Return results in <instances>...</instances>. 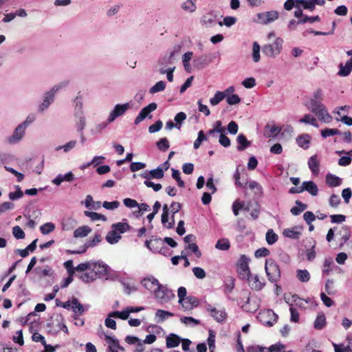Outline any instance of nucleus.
I'll return each instance as SVG.
<instances>
[{
    "mask_svg": "<svg viewBox=\"0 0 352 352\" xmlns=\"http://www.w3.org/2000/svg\"><path fill=\"white\" fill-rule=\"evenodd\" d=\"M107 274L108 266L106 264L100 261L92 262L91 271L83 273L80 278L85 283H90Z\"/></svg>",
    "mask_w": 352,
    "mask_h": 352,
    "instance_id": "nucleus-1",
    "label": "nucleus"
},
{
    "mask_svg": "<svg viewBox=\"0 0 352 352\" xmlns=\"http://www.w3.org/2000/svg\"><path fill=\"white\" fill-rule=\"evenodd\" d=\"M283 44V40L281 38H276L274 42L263 46V53L267 57L274 58L280 54Z\"/></svg>",
    "mask_w": 352,
    "mask_h": 352,
    "instance_id": "nucleus-2",
    "label": "nucleus"
},
{
    "mask_svg": "<svg viewBox=\"0 0 352 352\" xmlns=\"http://www.w3.org/2000/svg\"><path fill=\"white\" fill-rule=\"evenodd\" d=\"M155 299L160 303L167 302L175 297L173 291L168 289L166 285H161L157 279H155Z\"/></svg>",
    "mask_w": 352,
    "mask_h": 352,
    "instance_id": "nucleus-3",
    "label": "nucleus"
},
{
    "mask_svg": "<svg viewBox=\"0 0 352 352\" xmlns=\"http://www.w3.org/2000/svg\"><path fill=\"white\" fill-rule=\"evenodd\" d=\"M265 270L270 281L277 282L280 277V271L277 263L272 258L265 261Z\"/></svg>",
    "mask_w": 352,
    "mask_h": 352,
    "instance_id": "nucleus-4",
    "label": "nucleus"
},
{
    "mask_svg": "<svg viewBox=\"0 0 352 352\" xmlns=\"http://www.w3.org/2000/svg\"><path fill=\"white\" fill-rule=\"evenodd\" d=\"M256 16L258 23L267 25L278 19L279 17V13L278 11L272 10L258 13Z\"/></svg>",
    "mask_w": 352,
    "mask_h": 352,
    "instance_id": "nucleus-5",
    "label": "nucleus"
},
{
    "mask_svg": "<svg viewBox=\"0 0 352 352\" xmlns=\"http://www.w3.org/2000/svg\"><path fill=\"white\" fill-rule=\"evenodd\" d=\"M214 58V56L211 54L196 56L193 59V65L198 69H204L212 62Z\"/></svg>",
    "mask_w": 352,
    "mask_h": 352,
    "instance_id": "nucleus-6",
    "label": "nucleus"
},
{
    "mask_svg": "<svg viewBox=\"0 0 352 352\" xmlns=\"http://www.w3.org/2000/svg\"><path fill=\"white\" fill-rule=\"evenodd\" d=\"M248 262L249 258L245 255H241L240 256L238 264V272L239 276L243 279L249 277L251 274L248 266Z\"/></svg>",
    "mask_w": 352,
    "mask_h": 352,
    "instance_id": "nucleus-7",
    "label": "nucleus"
},
{
    "mask_svg": "<svg viewBox=\"0 0 352 352\" xmlns=\"http://www.w3.org/2000/svg\"><path fill=\"white\" fill-rule=\"evenodd\" d=\"M101 241H102L101 235L100 234L96 233L94 234V236L93 239H89L87 240L86 243L82 247L81 250H74V251L67 250V252L70 253V254L84 253L86 252L87 249H88L89 248H93V247L96 246L98 243L101 242Z\"/></svg>",
    "mask_w": 352,
    "mask_h": 352,
    "instance_id": "nucleus-8",
    "label": "nucleus"
},
{
    "mask_svg": "<svg viewBox=\"0 0 352 352\" xmlns=\"http://www.w3.org/2000/svg\"><path fill=\"white\" fill-rule=\"evenodd\" d=\"M261 321L265 325L272 326L277 320L278 316L272 310H267L260 314Z\"/></svg>",
    "mask_w": 352,
    "mask_h": 352,
    "instance_id": "nucleus-9",
    "label": "nucleus"
},
{
    "mask_svg": "<svg viewBox=\"0 0 352 352\" xmlns=\"http://www.w3.org/2000/svg\"><path fill=\"white\" fill-rule=\"evenodd\" d=\"M346 54L349 56H351V58L348 60L344 65L342 63L339 65L340 69L338 74L342 77L349 76L352 71V49L346 51Z\"/></svg>",
    "mask_w": 352,
    "mask_h": 352,
    "instance_id": "nucleus-10",
    "label": "nucleus"
},
{
    "mask_svg": "<svg viewBox=\"0 0 352 352\" xmlns=\"http://www.w3.org/2000/svg\"><path fill=\"white\" fill-rule=\"evenodd\" d=\"M153 111H154V102L150 103L148 106L144 107L141 110L135 120V124L138 125L146 118L150 119L152 118V115L151 113Z\"/></svg>",
    "mask_w": 352,
    "mask_h": 352,
    "instance_id": "nucleus-11",
    "label": "nucleus"
},
{
    "mask_svg": "<svg viewBox=\"0 0 352 352\" xmlns=\"http://www.w3.org/2000/svg\"><path fill=\"white\" fill-rule=\"evenodd\" d=\"M25 122L20 124L14 131L12 136L8 138L10 144H15L22 139L25 134Z\"/></svg>",
    "mask_w": 352,
    "mask_h": 352,
    "instance_id": "nucleus-12",
    "label": "nucleus"
},
{
    "mask_svg": "<svg viewBox=\"0 0 352 352\" xmlns=\"http://www.w3.org/2000/svg\"><path fill=\"white\" fill-rule=\"evenodd\" d=\"M130 107L129 103H125L123 104H116L113 109V110L111 112L108 121L109 122H113L116 118L123 115L127 109Z\"/></svg>",
    "mask_w": 352,
    "mask_h": 352,
    "instance_id": "nucleus-13",
    "label": "nucleus"
},
{
    "mask_svg": "<svg viewBox=\"0 0 352 352\" xmlns=\"http://www.w3.org/2000/svg\"><path fill=\"white\" fill-rule=\"evenodd\" d=\"M318 119L324 123H330L333 120L332 116L329 113L325 105L320 106L316 111L312 112Z\"/></svg>",
    "mask_w": 352,
    "mask_h": 352,
    "instance_id": "nucleus-14",
    "label": "nucleus"
},
{
    "mask_svg": "<svg viewBox=\"0 0 352 352\" xmlns=\"http://www.w3.org/2000/svg\"><path fill=\"white\" fill-rule=\"evenodd\" d=\"M206 310L209 311L211 316L213 317L219 322H222L226 319L227 314L223 309L218 310L208 305L206 307Z\"/></svg>",
    "mask_w": 352,
    "mask_h": 352,
    "instance_id": "nucleus-15",
    "label": "nucleus"
},
{
    "mask_svg": "<svg viewBox=\"0 0 352 352\" xmlns=\"http://www.w3.org/2000/svg\"><path fill=\"white\" fill-rule=\"evenodd\" d=\"M59 87L55 86L49 92H47L45 96V99L43 103L39 106V110L41 111H44L47 109L51 102L54 100V94L58 90Z\"/></svg>",
    "mask_w": 352,
    "mask_h": 352,
    "instance_id": "nucleus-16",
    "label": "nucleus"
},
{
    "mask_svg": "<svg viewBox=\"0 0 352 352\" xmlns=\"http://www.w3.org/2000/svg\"><path fill=\"white\" fill-rule=\"evenodd\" d=\"M179 304L182 305L184 311L191 310L198 305V300L194 296H188Z\"/></svg>",
    "mask_w": 352,
    "mask_h": 352,
    "instance_id": "nucleus-17",
    "label": "nucleus"
},
{
    "mask_svg": "<svg viewBox=\"0 0 352 352\" xmlns=\"http://www.w3.org/2000/svg\"><path fill=\"white\" fill-rule=\"evenodd\" d=\"M308 166L309 169L311 170V173L314 175H317L319 173L320 169H319V160H318L317 155H314L311 157H309L308 160Z\"/></svg>",
    "mask_w": 352,
    "mask_h": 352,
    "instance_id": "nucleus-18",
    "label": "nucleus"
},
{
    "mask_svg": "<svg viewBox=\"0 0 352 352\" xmlns=\"http://www.w3.org/2000/svg\"><path fill=\"white\" fill-rule=\"evenodd\" d=\"M302 186V192L307 191L312 196H316L318 195V188L317 185L314 182H303Z\"/></svg>",
    "mask_w": 352,
    "mask_h": 352,
    "instance_id": "nucleus-19",
    "label": "nucleus"
},
{
    "mask_svg": "<svg viewBox=\"0 0 352 352\" xmlns=\"http://www.w3.org/2000/svg\"><path fill=\"white\" fill-rule=\"evenodd\" d=\"M74 179V175L72 172H69L65 175H58L53 180L52 183L56 186H60L63 182H71Z\"/></svg>",
    "mask_w": 352,
    "mask_h": 352,
    "instance_id": "nucleus-20",
    "label": "nucleus"
},
{
    "mask_svg": "<svg viewBox=\"0 0 352 352\" xmlns=\"http://www.w3.org/2000/svg\"><path fill=\"white\" fill-rule=\"evenodd\" d=\"M162 223L164 227L167 228H173L175 220L173 217L171 218L170 221H168V208L167 205L163 206V213L162 214Z\"/></svg>",
    "mask_w": 352,
    "mask_h": 352,
    "instance_id": "nucleus-21",
    "label": "nucleus"
},
{
    "mask_svg": "<svg viewBox=\"0 0 352 352\" xmlns=\"http://www.w3.org/2000/svg\"><path fill=\"white\" fill-rule=\"evenodd\" d=\"M104 340L109 345L108 350L120 349L121 351H124V348L120 345L118 339L110 336L105 335Z\"/></svg>",
    "mask_w": 352,
    "mask_h": 352,
    "instance_id": "nucleus-22",
    "label": "nucleus"
},
{
    "mask_svg": "<svg viewBox=\"0 0 352 352\" xmlns=\"http://www.w3.org/2000/svg\"><path fill=\"white\" fill-rule=\"evenodd\" d=\"M247 279L249 282V285L252 287V288L256 290H261L265 285L263 283H262L257 275L252 276L250 275L249 277H247Z\"/></svg>",
    "mask_w": 352,
    "mask_h": 352,
    "instance_id": "nucleus-23",
    "label": "nucleus"
},
{
    "mask_svg": "<svg viewBox=\"0 0 352 352\" xmlns=\"http://www.w3.org/2000/svg\"><path fill=\"white\" fill-rule=\"evenodd\" d=\"M242 309L247 312L254 313L258 309V304L256 300L248 298L245 304L242 305Z\"/></svg>",
    "mask_w": 352,
    "mask_h": 352,
    "instance_id": "nucleus-24",
    "label": "nucleus"
},
{
    "mask_svg": "<svg viewBox=\"0 0 352 352\" xmlns=\"http://www.w3.org/2000/svg\"><path fill=\"white\" fill-rule=\"evenodd\" d=\"M182 338L176 334H170L166 340V346L168 348H174L180 344Z\"/></svg>",
    "mask_w": 352,
    "mask_h": 352,
    "instance_id": "nucleus-25",
    "label": "nucleus"
},
{
    "mask_svg": "<svg viewBox=\"0 0 352 352\" xmlns=\"http://www.w3.org/2000/svg\"><path fill=\"white\" fill-rule=\"evenodd\" d=\"M310 141L311 136L307 133L300 135L296 138L297 144L304 149H307L309 148Z\"/></svg>",
    "mask_w": 352,
    "mask_h": 352,
    "instance_id": "nucleus-26",
    "label": "nucleus"
},
{
    "mask_svg": "<svg viewBox=\"0 0 352 352\" xmlns=\"http://www.w3.org/2000/svg\"><path fill=\"white\" fill-rule=\"evenodd\" d=\"M326 183L330 187H336L342 184V179L335 175L328 173L326 176Z\"/></svg>",
    "mask_w": 352,
    "mask_h": 352,
    "instance_id": "nucleus-27",
    "label": "nucleus"
},
{
    "mask_svg": "<svg viewBox=\"0 0 352 352\" xmlns=\"http://www.w3.org/2000/svg\"><path fill=\"white\" fill-rule=\"evenodd\" d=\"M327 324L326 317L323 313H319L314 323V327L316 329H322Z\"/></svg>",
    "mask_w": 352,
    "mask_h": 352,
    "instance_id": "nucleus-28",
    "label": "nucleus"
},
{
    "mask_svg": "<svg viewBox=\"0 0 352 352\" xmlns=\"http://www.w3.org/2000/svg\"><path fill=\"white\" fill-rule=\"evenodd\" d=\"M91 232V229L88 226H83L78 228L74 232L75 238L87 236Z\"/></svg>",
    "mask_w": 352,
    "mask_h": 352,
    "instance_id": "nucleus-29",
    "label": "nucleus"
},
{
    "mask_svg": "<svg viewBox=\"0 0 352 352\" xmlns=\"http://www.w3.org/2000/svg\"><path fill=\"white\" fill-rule=\"evenodd\" d=\"M154 342V334H149L146 336L145 340L142 342L139 339V342H137L136 351L138 352H142L144 350V344H152Z\"/></svg>",
    "mask_w": 352,
    "mask_h": 352,
    "instance_id": "nucleus-30",
    "label": "nucleus"
},
{
    "mask_svg": "<svg viewBox=\"0 0 352 352\" xmlns=\"http://www.w3.org/2000/svg\"><path fill=\"white\" fill-rule=\"evenodd\" d=\"M283 235L287 238L298 239L301 236V232L297 230V228H287L283 231Z\"/></svg>",
    "mask_w": 352,
    "mask_h": 352,
    "instance_id": "nucleus-31",
    "label": "nucleus"
},
{
    "mask_svg": "<svg viewBox=\"0 0 352 352\" xmlns=\"http://www.w3.org/2000/svg\"><path fill=\"white\" fill-rule=\"evenodd\" d=\"M236 141L239 144V146H237V150L239 151L245 150L251 144L243 134H239L237 136Z\"/></svg>",
    "mask_w": 352,
    "mask_h": 352,
    "instance_id": "nucleus-32",
    "label": "nucleus"
},
{
    "mask_svg": "<svg viewBox=\"0 0 352 352\" xmlns=\"http://www.w3.org/2000/svg\"><path fill=\"white\" fill-rule=\"evenodd\" d=\"M120 239L121 236L113 229L109 231L106 236V240L110 244L118 243Z\"/></svg>",
    "mask_w": 352,
    "mask_h": 352,
    "instance_id": "nucleus-33",
    "label": "nucleus"
},
{
    "mask_svg": "<svg viewBox=\"0 0 352 352\" xmlns=\"http://www.w3.org/2000/svg\"><path fill=\"white\" fill-rule=\"evenodd\" d=\"M215 248L219 250H228L230 248V241L226 238L220 239L217 241Z\"/></svg>",
    "mask_w": 352,
    "mask_h": 352,
    "instance_id": "nucleus-34",
    "label": "nucleus"
},
{
    "mask_svg": "<svg viewBox=\"0 0 352 352\" xmlns=\"http://www.w3.org/2000/svg\"><path fill=\"white\" fill-rule=\"evenodd\" d=\"M295 204H296V206L292 207L290 210L291 213L294 216L300 214L307 208L306 204L298 200L296 201Z\"/></svg>",
    "mask_w": 352,
    "mask_h": 352,
    "instance_id": "nucleus-35",
    "label": "nucleus"
},
{
    "mask_svg": "<svg viewBox=\"0 0 352 352\" xmlns=\"http://www.w3.org/2000/svg\"><path fill=\"white\" fill-rule=\"evenodd\" d=\"M72 309L78 316H81L84 312L83 306L80 303L78 300L74 298L72 300Z\"/></svg>",
    "mask_w": 352,
    "mask_h": 352,
    "instance_id": "nucleus-36",
    "label": "nucleus"
},
{
    "mask_svg": "<svg viewBox=\"0 0 352 352\" xmlns=\"http://www.w3.org/2000/svg\"><path fill=\"white\" fill-rule=\"evenodd\" d=\"M226 97V94L223 91H217L214 97L210 99V103L212 106L217 105L221 101H222Z\"/></svg>",
    "mask_w": 352,
    "mask_h": 352,
    "instance_id": "nucleus-37",
    "label": "nucleus"
},
{
    "mask_svg": "<svg viewBox=\"0 0 352 352\" xmlns=\"http://www.w3.org/2000/svg\"><path fill=\"white\" fill-rule=\"evenodd\" d=\"M197 0H186L182 4V8L188 12H194L197 8L195 1Z\"/></svg>",
    "mask_w": 352,
    "mask_h": 352,
    "instance_id": "nucleus-38",
    "label": "nucleus"
},
{
    "mask_svg": "<svg viewBox=\"0 0 352 352\" xmlns=\"http://www.w3.org/2000/svg\"><path fill=\"white\" fill-rule=\"evenodd\" d=\"M129 225L127 223L119 222L112 225V229L116 230L119 234L124 233L129 230Z\"/></svg>",
    "mask_w": 352,
    "mask_h": 352,
    "instance_id": "nucleus-39",
    "label": "nucleus"
},
{
    "mask_svg": "<svg viewBox=\"0 0 352 352\" xmlns=\"http://www.w3.org/2000/svg\"><path fill=\"white\" fill-rule=\"evenodd\" d=\"M296 277L302 283H307L310 280V274L307 270H297Z\"/></svg>",
    "mask_w": 352,
    "mask_h": 352,
    "instance_id": "nucleus-40",
    "label": "nucleus"
},
{
    "mask_svg": "<svg viewBox=\"0 0 352 352\" xmlns=\"http://www.w3.org/2000/svg\"><path fill=\"white\" fill-rule=\"evenodd\" d=\"M297 3L300 4V6L304 10H308L309 11H313L315 10V6L314 3V0H296Z\"/></svg>",
    "mask_w": 352,
    "mask_h": 352,
    "instance_id": "nucleus-41",
    "label": "nucleus"
},
{
    "mask_svg": "<svg viewBox=\"0 0 352 352\" xmlns=\"http://www.w3.org/2000/svg\"><path fill=\"white\" fill-rule=\"evenodd\" d=\"M340 234L342 235L340 246H342L349 241L351 236V231L348 227L344 226L340 230Z\"/></svg>",
    "mask_w": 352,
    "mask_h": 352,
    "instance_id": "nucleus-42",
    "label": "nucleus"
},
{
    "mask_svg": "<svg viewBox=\"0 0 352 352\" xmlns=\"http://www.w3.org/2000/svg\"><path fill=\"white\" fill-rule=\"evenodd\" d=\"M85 215L89 217L92 221L102 220L103 221H107V217L101 214L96 212L85 211Z\"/></svg>",
    "mask_w": 352,
    "mask_h": 352,
    "instance_id": "nucleus-43",
    "label": "nucleus"
},
{
    "mask_svg": "<svg viewBox=\"0 0 352 352\" xmlns=\"http://www.w3.org/2000/svg\"><path fill=\"white\" fill-rule=\"evenodd\" d=\"M261 47L257 42H254L252 45V59L254 62L258 63L260 60Z\"/></svg>",
    "mask_w": 352,
    "mask_h": 352,
    "instance_id": "nucleus-44",
    "label": "nucleus"
},
{
    "mask_svg": "<svg viewBox=\"0 0 352 352\" xmlns=\"http://www.w3.org/2000/svg\"><path fill=\"white\" fill-rule=\"evenodd\" d=\"M266 241L269 245H272L278 240V235L274 232L272 229L267 230L265 236Z\"/></svg>",
    "mask_w": 352,
    "mask_h": 352,
    "instance_id": "nucleus-45",
    "label": "nucleus"
},
{
    "mask_svg": "<svg viewBox=\"0 0 352 352\" xmlns=\"http://www.w3.org/2000/svg\"><path fill=\"white\" fill-rule=\"evenodd\" d=\"M76 225V221L73 218L65 219L63 221V229L64 230H70Z\"/></svg>",
    "mask_w": 352,
    "mask_h": 352,
    "instance_id": "nucleus-46",
    "label": "nucleus"
},
{
    "mask_svg": "<svg viewBox=\"0 0 352 352\" xmlns=\"http://www.w3.org/2000/svg\"><path fill=\"white\" fill-rule=\"evenodd\" d=\"M266 129H269V133L267 134V137H270V138L276 137L281 131V128L280 126H278L276 125L267 124L266 126Z\"/></svg>",
    "mask_w": 352,
    "mask_h": 352,
    "instance_id": "nucleus-47",
    "label": "nucleus"
},
{
    "mask_svg": "<svg viewBox=\"0 0 352 352\" xmlns=\"http://www.w3.org/2000/svg\"><path fill=\"white\" fill-rule=\"evenodd\" d=\"M55 230V225L53 223H45L40 227L41 232L43 234H47Z\"/></svg>",
    "mask_w": 352,
    "mask_h": 352,
    "instance_id": "nucleus-48",
    "label": "nucleus"
},
{
    "mask_svg": "<svg viewBox=\"0 0 352 352\" xmlns=\"http://www.w3.org/2000/svg\"><path fill=\"white\" fill-rule=\"evenodd\" d=\"M321 135L323 138H327L329 136L340 135L341 132L337 129H324L320 131Z\"/></svg>",
    "mask_w": 352,
    "mask_h": 352,
    "instance_id": "nucleus-49",
    "label": "nucleus"
},
{
    "mask_svg": "<svg viewBox=\"0 0 352 352\" xmlns=\"http://www.w3.org/2000/svg\"><path fill=\"white\" fill-rule=\"evenodd\" d=\"M323 105L324 104L321 102L314 100L313 98H311L309 102V104H307V107L308 109H309L311 112H314V111H316V110H317L318 109H319L320 107V106H323Z\"/></svg>",
    "mask_w": 352,
    "mask_h": 352,
    "instance_id": "nucleus-50",
    "label": "nucleus"
},
{
    "mask_svg": "<svg viewBox=\"0 0 352 352\" xmlns=\"http://www.w3.org/2000/svg\"><path fill=\"white\" fill-rule=\"evenodd\" d=\"M156 145L157 148L162 151H167L169 147V142L166 138H161L157 143Z\"/></svg>",
    "mask_w": 352,
    "mask_h": 352,
    "instance_id": "nucleus-51",
    "label": "nucleus"
},
{
    "mask_svg": "<svg viewBox=\"0 0 352 352\" xmlns=\"http://www.w3.org/2000/svg\"><path fill=\"white\" fill-rule=\"evenodd\" d=\"M292 300L297 307L303 309H305V305L308 303L307 300H304L303 299L298 297L297 295L292 296Z\"/></svg>",
    "mask_w": 352,
    "mask_h": 352,
    "instance_id": "nucleus-52",
    "label": "nucleus"
},
{
    "mask_svg": "<svg viewBox=\"0 0 352 352\" xmlns=\"http://www.w3.org/2000/svg\"><path fill=\"white\" fill-rule=\"evenodd\" d=\"M12 234L16 239H23L25 238V232L19 226L12 228Z\"/></svg>",
    "mask_w": 352,
    "mask_h": 352,
    "instance_id": "nucleus-53",
    "label": "nucleus"
},
{
    "mask_svg": "<svg viewBox=\"0 0 352 352\" xmlns=\"http://www.w3.org/2000/svg\"><path fill=\"white\" fill-rule=\"evenodd\" d=\"M181 322L186 325L195 326L200 323L199 320L192 317H183L180 319Z\"/></svg>",
    "mask_w": 352,
    "mask_h": 352,
    "instance_id": "nucleus-54",
    "label": "nucleus"
},
{
    "mask_svg": "<svg viewBox=\"0 0 352 352\" xmlns=\"http://www.w3.org/2000/svg\"><path fill=\"white\" fill-rule=\"evenodd\" d=\"M91 267H92V262L89 261V262H85V263H82L78 265L76 267V270L77 272H85V271L90 272Z\"/></svg>",
    "mask_w": 352,
    "mask_h": 352,
    "instance_id": "nucleus-55",
    "label": "nucleus"
},
{
    "mask_svg": "<svg viewBox=\"0 0 352 352\" xmlns=\"http://www.w3.org/2000/svg\"><path fill=\"white\" fill-rule=\"evenodd\" d=\"M207 140V137L205 135L204 131H200L198 133V137H197V140L194 142V144H193L194 148L197 149L198 148H199L201 142L204 140Z\"/></svg>",
    "mask_w": 352,
    "mask_h": 352,
    "instance_id": "nucleus-56",
    "label": "nucleus"
},
{
    "mask_svg": "<svg viewBox=\"0 0 352 352\" xmlns=\"http://www.w3.org/2000/svg\"><path fill=\"white\" fill-rule=\"evenodd\" d=\"M249 188L251 190H255V194L262 195L263 194V188L262 186L255 181H251L249 183Z\"/></svg>",
    "mask_w": 352,
    "mask_h": 352,
    "instance_id": "nucleus-57",
    "label": "nucleus"
},
{
    "mask_svg": "<svg viewBox=\"0 0 352 352\" xmlns=\"http://www.w3.org/2000/svg\"><path fill=\"white\" fill-rule=\"evenodd\" d=\"M155 315L159 318L160 320L163 321L168 317L173 316V314L167 311L158 309Z\"/></svg>",
    "mask_w": 352,
    "mask_h": 352,
    "instance_id": "nucleus-58",
    "label": "nucleus"
},
{
    "mask_svg": "<svg viewBox=\"0 0 352 352\" xmlns=\"http://www.w3.org/2000/svg\"><path fill=\"white\" fill-rule=\"evenodd\" d=\"M186 115L185 113L179 112V113H177L176 116H175V119H174L175 121L176 122L175 127L177 129H180L182 122L184 120H186Z\"/></svg>",
    "mask_w": 352,
    "mask_h": 352,
    "instance_id": "nucleus-59",
    "label": "nucleus"
},
{
    "mask_svg": "<svg viewBox=\"0 0 352 352\" xmlns=\"http://www.w3.org/2000/svg\"><path fill=\"white\" fill-rule=\"evenodd\" d=\"M289 311L291 314L290 320L294 322H299V314L296 309L293 306V305H290Z\"/></svg>",
    "mask_w": 352,
    "mask_h": 352,
    "instance_id": "nucleus-60",
    "label": "nucleus"
},
{
    "mask_svg": "<svg viewBox=\"0 0 352 352\" xmlns=\"http://www.w3.org/2000/svg\"><path fill=\"white\" fill-rule=\"evenodd\" d=\"M64 266L66 268L68 274L70 275V276H74L76 270V267H74L73 266V261L72 260L67 261L65 262Z\"/></svg>",
    "mask_w": 352,
    "mask_h": 352,
    "instance_id": "nucleus-61",
    "label": "nucleus"
},
{
    "mask_svg": "<svg viewBox=\"0 0 352 352\" xmlns=\"http://www.w3.org/2000/svg\"><path fill=\"white\" fill-rule=\"evenodd\" d=\"M194 275L199 279H203L206 277V272L204 269L199 267H195L192 268Z\"/></svg>",
    "mask_w": 352,
    "mask_h": 352,
    "instance_id": "nucleus-62",
    "label": "nucleus"
},
{
    "mask_svg": "<svg viewBox=\"0 0 352 352\" xmlns=\"http://www.w3.org/2000/svg\"><path fill=\"white\" fill-rule=\"evenodd\" d=\"M335 352H352V349L349 346H344V344H333Z\"/></svg>",
    "mask_w": 352,
    "mask_h": 352,
    "instance_id": "nucleus-63",
    "label": "nucleus"
},
{
    "mask_svg": "<svg viewBox=\"0 0 352 352\" xmlns=\"http://www.w3.org/2000/svg\"><path fill=\"white\" fill-rule=\"evenodd\" d=\"M285 345H283L280 343H278V344H273L270 347H269L268 351L269 352H281L282 351H283L285 349Z\"/></svg>",
    "mask_w": 352,
    "mask_h": 352,
    "instance_id": "nucleus-64",
    "label": "nucleus"
}]
</instances>
